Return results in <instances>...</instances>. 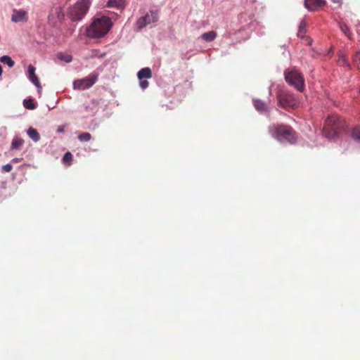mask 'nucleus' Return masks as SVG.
I'll list each match as a JSON object with an SVG mask.
<instances>
[{"label":"nucleus","mask_w":360,"mask_h":360,"mask_svg":"<svg viewBox=\"0 0 360 360\" xmlns=\"http://www.w3.org/2000/svg\"><path fill=\"white\" fill-rule=\"evenodd\" d=\"M112 26L110 18L103 16L95 19L87 29V35L91 38H100L105 35Z\"/></svg>","instance_id":"obj_1"},{"label":"nucleus","mask_w":360,"mask_h":360,"mask_svg":"<svg viewBox=\"0 0 360 360\" xmlns=\"http://www.w3.org/2000/svg\"><path fill=\"white\" fill-rule=\"evenodd\" d=\"M345 127V123L343 120L337 115H331L325 120L323 133L327 138L333 139L344 130Z\"/></svg>","instance_id":"obj_2"},{"label":"nucleus","mask_w":360,"mask_h":360,"mask_svg":"<svg viewBox=\"0 0 360 360\" xmlns=\"http://www.w3.org/2000/svg\"><path fill=\"white\" fill-rule=\"evenodd\" d=\"M269 131L273 137L279 141L285 140L290 143H294L296 141L295 131L288 125L274 124L269 127Z\"/></svg>","instance_id":"obj_3"},{"label":"nucleus","mask_w":360,"mask_h":360,"mask_svg":"<svg viewBox=\"0 0 360 360\" xmlns=\"http://www.w3.org/2000/svg\"><path fill=\"white\" fill-rule=\"evenodd\" d=\"M90 2L88 0H79L70 8L68 15L72 21L82 20L88 11Z\"/></svg>","instance_id":"obj_4"},{"label":"nucleus","mask_w":360,"mask_h":360,"mask_svg":"<svg viewBox=\"0 0 360 360\" xmlns=\"http://www.w3.org/2000/svg\"><path fill=\"white\" fill-rule=\"evenodd\" d=\"M278 104L285 108H296L299 105L298 97L287 90H281L277 94Z\"/></svg>","instance_id":"obj_5"},{"label":"nucleus","mask_w":360,"mask_h":360,"mask_svg":"<svg viewBox=\"0 0 360 360\" xmlns=\"http://www.w3.org/2000/svg\"><path fill=\"white\" fill-rule=\"evenodd\" d=\"M285 79L297 90L302 92L304 89V79L303 75L297 70L285 72Z\"/></svg>","instance_id":"obj_6"},{"label":"nucleus","mask_w":360,"mask_h":360,"mask_svg":"<svg viewBox=\"0 0 360 360\" xmlns=\"http://www.w3.org/2000/svg\"><path fill=\"white\" fill-rule=\"evenodd\" d=\"M98 77L97 73H93L86 77L76 79L73 82V89L79 91L89 89L96 82Z\"/></svg>","instance_id":"obj_7"},{"label":"nucleus","mask_w":360,"mask_h":360,"mask_svg":"<svg viewBox=\"0 0 360 360\" xmlns=\"http://www.w3.org/2000/svg\"><path fill=\"white\" fill-rule=\"evenodd\" d=\"M158 11H150L144 16L139 18L136 23L137 31L142 30L146 25L153 22H156L158 20Z\"/></svg>","instance_id":"obj_8"},{"label":"nucleus","mask_w":360,"mask_h":360,"mask_svg":"<svg viewBox=\"0 0 360 360\" xmlns=\"http://www.w3.org/2000/svg\"><path fill=\"white\" fill-rule=\"evenodd\" d=\"M325 0H304V6L309 11H315L326 5Z\"/></svg>","instance_id":"obj_9"},{"label":"nucleus","mask_w":360,"mask_h":360,"mask_svg":"<svg viewBox=\"0 0 360 360\" xmlns=\"http://www.w3.org/2000/svg\"><path fill=\"white\" fill-rule=\"evenodd\" d=\"M28 20L27 12L23 10L13 9L11 15V21L13 22H27Z\"/></svg>","instance_id":"obj_10"},{"label":"nucleus","mask_w":360,"mask_h":360,"mask_svg":"<svg viewBox=\"0 0 360 360\" xmlns=\"http://www.w3.org/2000/svg\"><path fill=\"white\" fill-rule=\"evenodd\" d=\"M28 73L29 78L30 81L39 89H41V86L40 84L39 80L37 75H35V68L32 65H30L28 67Z\"/></svg>","instance_id":"obj_11"},{"label":"nucleus","mask_w":360,"mask_h":360,"mask_svg":"<svg viewBox=\"0 0 360 360\" xmlns=\"http://www.w3.org/2000/svg\"><path fill=\"white\" fill-rule=\"evenodd\" d=\"M252 102L254 107L258 112L263 113L269 111L267 104L262 100L253 99Z\"/></svg>","instance_id":"obj_12"},{"label":"nucleus","mask_w":360,"mask_h":360,"mask_svg":"<svg viewBox=\"0 0 360 360\" xmlns=\"http://www.w3.org/2000/svg\"><path fill=\"white\" fill-rule=\"evenodd\" d=\"M139 80L143 79H150L152 77V71L150 68H144L141 69L137 74Z\"/></svg>","instance_id":"obj_13"},{"label":"nucleus","mask_w":360,"mask_h":360,"mask_svg":"<svg viewBox=\"0 0 360 360\" xmlns=\"http://www.w3.org/2000/svg\"><path fill=\"white\" fill-rule=\"evenodd\" d=\"M107 6L117 9H122L124 6V0H109Z\"/></svg>","instance_id":"obj_14"},{"label":"nucleus","mask_w":360,"mask_h":360,"mask_svg":"<svg viewBox=\"0 0 360 360\" xmlns=\"http://www.w3.org/2000/svg\"><path fill=\"white\" fill-rule=\"evenodd\" d=\"M217 32L215 31H210L205 32L201 35V38L205 41L210 42L215 39L217 37Z\"/></svg>","instance_id":"obj_15"},{"label":"nucleus","mask_w":360,"mask_h":360,"mask_svg":"<svg viewBox=\"0 0 360 360\" xmlns=\"http://www.w3.org/2000/svg\"><path fill=\"white\" fill-rule=\"evenodd\" d=\"M23 143V139L18 138L13 139L11 142V150H20Z\"/></svg>","instance_id":"obj_16"},{"label":"nucleus","mask_w":360,"mask_h":360,"mask_svg":"<svg viewBox=\"0 0 360 360\" xmlns=\"http://www.w3.org/2000/svg\"><path fill=\"white\" fill-rule=\"evenodd\" d=\"M27 134H28L29 137L35 142L38 141L40 139L39 134L35 129H34L32 127H30L28 129Z\"/></svg>","instance_id":"obj_17"},{"label":"nucleus","mask_w":360,"mask_h":360,"mask_svg":"<svg viewBox=\"0 0 360 360\" xmlns=\"http://www.w3.org/2000/svg\"><path fill=\"white\" fill-rule=\"evenodd\" d=\"M350 136L354 140L360 141V127H353L350 131Z\"/></svg>","instance_id":"obj_18"},{"label":"nucleus","mask_w":360,"mask_h":360,"mask_svg":"<svg viewBox=\"0 0 360 360\" xmlns=\"http://www.w3.org/2000/svg\"><path fill=\"white\" fill-rule=\"evenodd\" d=\"M23 105L25 108L29 110H34L37 108L36 103L32 98L25 99L23 101Z\"/></svg>","instance_id":"obj_19"},{"label":"nucleus","mask_w":360,"mask_h":360,"mask_svg":"<svg viewBox=\"0 0 360 360\" xmlns=\"http://www.w3.org/2000/svg\"><path fill=\"white\" fill-rule=\"evenodd\" d=\"M305 33H306V22L304 20H302L299 25L297 36L299 37L302 38V37H304Z\"/></svg>","instance_id":"obj_20"},{"label":"nucleus","mask_w":360,"mask_h":360,"mask_svg":"<svg viewBox=\"0 0 360 360\" xmlns=\"http://www.w3.org/2000/svg\"><path fill=\"white\" fill-rule=\"evenodd\" d=\"M57 58L60 60H63V61H65L66 63H70L72 60V57L70 55H69V54H64L63 53H58L57 54Z\"/></svg>","instance_id":"obj_21"},{"label":"nucleus","mask_w":360,"mask_h":360,"mask_svg":"<svg viewBox=\"0 0 360 360\" xmlns=\"http://www.w3.org/2000/svg\"><path fill=\"white\" fill-rule=\"evenodd\" d=\"M0 61L3 63L7 64L10 68H12L14 65V61L8 56H2L0 58Z\"/></svg>","instance_id":"obj_22"},{"label":"nucleus","mask_w":360,"mask_h":360,"mask_svg":"<svg viewBox=\"0 0 360 360\" xmlns=\"http://www.w3.org/2000/svg\"><path fill=\"white\" fill-rule=\"evenodd\" d=\"M91 139V135L90 133H88V132H83V133H81L80 134H79L78 136V139L82 141V142H84V141H90Z\"/></svg>","instance_id":"obj_23"},{"label":"nucleus","mask_w":360,"mask_h":360,"mask_svg":"<svg viewBox=\"0 0 360 360\" xmlns=\"http://www.w3.org/2000/svg\"><path fill=\"white\" fill-rule=\"evenodd\" d=\"M72 154L70 152H67L65 153V155L63 158V160L65 163L70 164V162L72 160Z\"/></svg>","instance_id":"obj_24"},{"label":"nucleus","mask_w":360,"mask_h":360,"mask_svg":"<svg viewBox=\"0 0 360 360\" xmlns=\"http://www.w3.org/2000/svg\"><path fill=\"white\" fill-rule=\"evenodd\" d=\"M13 169V166L11 164H6L1 167L3 172H10Z\"/></svg>","instance_id":"obj_25"},{"label":"nucleus","mask_w":360,"mask_h":360,"mask_svg":"<svg viewBox=\"0 0 360 360\" xmlns=\"http://www.w3.org/2000/svg\"><path fill=\"white\" fill-rule=\"evenodd\" d=\"M139 85L142 89H146L148 86L149 83L147 80L141 79L140 80Z\"/></svg>","instance_id":"obj_26"},{"label":"nucleus","mask_w":360,"mask_h":360,"mask_svg":"<svg viewBox=\"0 0 360 360\" xmlns=\"http://www.w3.org/2000/svg\"><path fill=\"white\" fill-rule=\"evenodd\" d=\"M340 28L346 35L349 36V29L346 25H341Z\"/></svg>","instance_id":"obj_27"},{"label":"nucleus","mask_w":360,"mask_h":360,"mask_svg":"<svg viewBox=\"0 0 360 360\" xmlns=\"http://www.w3.org/2000/svg\"><path fill=\"white\" fill-rule=\"evenodd\" d=\"M354 60L355 62L359 63V68H360V52H358L355 54Z\"/></svg>","instance_id":"obj_28"},{"label":"nucleus","mask_w":360,"mask_h":360,"mask_svg":"<svg viewBox=\"0 0 360 360\" xmlns=\"http://www.w3.org/2000/svg\"><path fill=\"white\" fill-rule=\"evenodd\" d=\"M332 1L335 4H338L339 5H341L342 4V0H332Z\"/></svg>","instance_id":"obj_29"},{"label":"nucleus","mask_w":360,"mask_h":360,"mask_svg":"<svg viewBox=\"0 0 360 360\" xmlns=\"http://www.w3.org/2000/svg\"><path fill=\"white\" fill-rule=\"evenodd\" d=\"M20 161V160L18 158H13L12 160H11V162L13 163H16V162H18Z\"/></svg>","instance_id":"obj_30"},{"label":"nucleus","mask_w":360,"mask_h":360,"mask_svg":"<svg viewBox=\"0 0 360 360\" xmlns=\"http://www.w3.org/2000/svg\"><path fill=\"white\" fill-rule=\"evenodd\" d=\"M2 74V68L1 66L0 65V75Z\"/></svg>","instance_id":"obj_31"},{"label":"nucleus","mask_w":360,"mask_h":360,"mask_svg":"<svg viewBox=\"0 0 360 360\" xmlns=\"http://www.w3.org/2000/svg\"><path fill=\"white\" fill-rule=\"evenodd\" d=\"M342 62L344 63V64H346V60H345V58H342Z\"/></svg>","instance_id":"obj_32"},{"label":"nucleus","mask_w":360,"mask_h":360,"mask_svg":"<svg viewBox=\"0 0 360 360\" xmlns=\"http://www.w3.org/2000/svg\"><path fill=\"white\" fill-rule=\"evenodd\" d=\"M58 131H63V129L62 128H59V129H58Z\"/></svg>","instance_id":"obj_33"},{"label":"nucleus","mask_w":360,"mask_h":360,"mask_svg":"<svg viewBox=\"0 0 360 360\" xmlns=\"http://www.w3.org/2000/svg\"><path fill=\"white\" fill-rule=\"evenodd\" d=\"M359 94H360V89H359Z\"/></svg>","instance_id":"obj_34"}]
</instances>
